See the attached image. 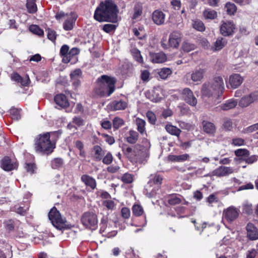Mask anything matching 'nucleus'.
Returning <instances> with one entry per match:
<instances>
[{"mask_svg": "<svg viewBox=\"0 0 258 258\" xmlns=\"http://www.w3.org/2000/svg\"><path fill=\"white\" fill-rule=\"evenodd\" d=\"M172 71L170 69L167 68H163L160 70L158 75L160 78L163 80L166 79L169 76L171 75Z\"/></svg>", "mask_w": 258, "mask_h": 258, "instance_id": "obj_39", "label": "nucleus"}, {"mask_svg": "<svg viewBox=\"0 0 258 258\" xmlns=\"http://www.w3.org/2000/svg\"><path fill=\"white\" fill-rule=\"evenodd\" d=\"M77 17L74 13H71L70 16L65 20L63 24V28L66 31H70L74 28Z\"/></svg>", "mask_w": 258, "mask_h": 258, "instance_id": "obj_23", "label": "nucleus"}, {"mask_svg": "<svg viewBox=\"0 0 258 258\" xmlns=\"http://www.w3.org/2000/svg\"><path fill=\"white\" fill-rule=\"evenodd\" d=\"M146 96L153 102H159L162 99V97L155 92H153L152 94L147 93Z\"/></svg>", "mask_w": 258, "mask_h": 258, "instance_id": "obj_48", "label": "nucleus"}, {"mask_svg": "<svg viewBox=\"0 0 258 258\" xmlns=\"http://www.w3.org/2000/svg\"><path fill=\"white\" fill-rule=\"evenodd\" d=\"M121 216L125 219H128L130 217V210L128 208L123 207L121 210Z\"/></svg>", "mask_w": 258, "mask_h": 258, "instance_id": "obj_64", "label": "nucleus"}, {"mask_svg": "<svg viewBox=\"0 0 258 258\" xmlns=\"http://www.w3.org/2000/svg\"><path fill=\"white\" fill-rule=\"evenodd\" d=\"M165 128L167 132L169 134L176 137H179L181 132V131L179 128L171 124H166Z\"/></svg>", "mask_w": 258, "mask_h": 258, "instance_id": "obj_34", "label": "nucleus"}, {"mask_svg": "<svg viewBox=\"0 0 258 258\" xmlns=\"http://www.w3.org/2000/svg\"><path fill=\"white\" fill-rule=\"evenodd\" d=\"M224 90L223 80L221 77H216L210 82L205 83L201 89L202 95L208 97H213L217 100V103L220 101V96Z\"/></svg>", "mask_w": 258, "mask_h": 258, "instance_id": "obj_3", "label": "nucleus"}, {"mask_svg": "<svg viewBox=\"0 0 258 258\" xmlns=\"http://www.w3.org/2000/svg\"><path fill=\"white\" fill-rule=\"evenodd\" d=\"M242 212L247 215H251L253 213L252 205L247 202H245L242 205Z\"/></svg>", "mask_w": 258, "mask_h": 258, "instance_id": "obj_44", "label": "nucleus"}, {"mask_svg": "<svg viewBox=\"0 0 258 258\" xmlns=\"http://www.w3.org/2000/svg\"><path fill=\"white\" fill-rule=\"evenodd\" d=\"M56 105L61 108H66L69 106V102L66 96L63 94L56 95L54 98Z\"/></svg>", "mask_w": 258, "mask_h": 258, "instance_id": "obj_22", "label": "nucleus"}, {"mask_svg": "<svg viewBox=\"0 0 258 258\" xmlns=\"http://www.w3.org/2000/svg\"><path fill=\"white\" fill-rule=\"evenodd\" d=\"M239 212V210L238 209L231 206L224 211L223 215L228 222H231L238 217Z\"/></svg>", "mask_w": 258, "mask_h": 258, "instance_id": "obj_16", "label": "nucleus"}, {"mask_svg": "<svg viewBox=\"0 0 258 258\" xmlns=\"http://www.w3.org/2000/svg\"><path fill=\"white\" fill-rule=\"evenodd\" d=\"M193 27L199 31H204L205 27L204 23L200 20L195 21L193 24Z\"/></svg>", "mask_w": 258, "mask_h": 258, "instance_id": "obj_51", "label": "nucleus"}, {"mask_svg": "<svg viewBox=\"0 0 258 258\" xmlns=\"http://www.w3.org/2000/svg\"><path fill=\"white\" fill-rule=\"evenodd\" d=\"M196 47L195 44L188 41L183 42L182 45V49L184 52H188L194 50Z\"/></svg>", "mask_w": 258, "mask_h": 258, "instance_id": "obj_43", "label": "nucleus"}, {"mask_svg": "<svg viewBox=\"0 0 258 258\" xmlns=\"http://www.w3.org/2000/svg\"><path fill=\"white\" fill-rule=\"evenodd\" d=\"M224 128L227 131H230L232 128V122L230 119H226L223 124Z\"/></svg>", "mask_w": 258, "mask_h": 258, "instance_id": "obj_59", "label": "nucleus"}, {"mask_svg": "<svg viewBox=\"0 0 258 258\" xmlns=\"http://www.w3.org/2000/svg\"><path fill=\"white\" fill-rule=\"evenodd\" d=\"M237 100L234 99H230L225 101L224 103L222 104L217 107L220 110L227 111L235 108L237 105Z\"/></svg>", "mask_w": 258, "mask_h": 258, "instance_id": "obj_26", "label": "nucleus"}, {"mask_svg": "<svg viewBox=\"0 0 258 258\" xmlns=\"http://www.w3.org/2000/svg\"><path fill=\"white\" fill-rule=\"evenodd\" d=\"M225 9L227 13L231 16L234 15L237 10V7L235 5L230 2L226 4Z\"/></svg>", "mask_w": 258, "mask_h": 258, "instance_id": "obj_40", "label": "nucleus"}, {"mask_svg": "<svg viewBox=\"0 0 258 258\" xmlns=\"http://www.w3.org/2000/svg\"><path fill=\"white\" fill-rule=\"evenodd\" d=\"M62 133V131L59 130L57 131L47 132L43 135H39L35 139V149L36 151L43 154H51L53 151L55 145L50 141V137L52 138L53 137H54L58 139Z\"/></svg>", "mask_w": 258, "mask_h": 258, "instance_id": "obj_2", "label": "nucleus"}, {"mask_svg": "<svg viewBox=\"0 0 258 258\" xmlns=\"http://www.w3.org/2000/svg\"><path fill=\"white\" fill-rule=\"evenodd\" d=\"M81 222L86 228L92 230L98 227V219L96 214L92 212H85L81 217Z\"/></svg>", "mask_w": 258, "mask_h": 258, "instance_id": "obj_9", "label": "nucleus"}, {"mask_svg": "<svg viewBox=\"0 0 258 258\" xmlns=\"http://www.w3.org/2000/svg\"><path fill=\"white\" fill-rule=\"evenodd\" d=\"M150 142L146 140L144 145L137 144L132 148L129 147H124L122 151L127 156H135L136 159L140 163L145 164L147 159L149 156Z\"/></svg>", "mask_w": 258, "mask_h": 258, "instance_id": "obj_4", "label": "nucleus"}, {"mask_svg": "<svg viewBox=\"0 0 258 258\" xmlns=\"http://www.w3.org/2000/svg\"><path fill=\"white\" fill-rule=\"evenodd\" d=\"M147 117L150 123L152 124H155L156 121V117L155 114L151 111H149L146 114Z\"/></svg>", "mask_w": 258, "mask_h": 258, "instance_id": "obj_55", "label": "nucleus"}, {"mask_svg": "<svg viewBox=\"0 0 258 258\" xmlns=\"http://www.w3.org/2000/svg\"><path fill=\"white\" fill-rule=\"evenodd\" d=\"M131 52L134 59L140 63H143V58L141 54L140 51L136 47L131 49Z\"/></svg>", "mask_w": 258, "mask_h": 258, "instance_id": "obj_37", "label": "nucleus"}, {"mask_svg": "<svg viewBox=\"0 0 258 258\" xmlns=\"http://www.w3.org/2000/svg\"><path fill=\"white\" fill-rule=\"evenodd\" d=\"M227 40L225 38L221 37H218L214 42L212 49L214 51H219L221 50L226 44Z\"/></svg>", "mask_w": 258, "mask_h": 258, "instance_id": "obj_30", "label": "nucleus"}, {"mask_svg": "<svg viewBox=\"0 0 258 258\" xmlns=\"http://www.w3.org/2000/svg\"><path fill=\"white\" fill-rule=\"evenodd\" d=\"M136 125L137 126V130L142 135L147 136L146 131L145 130L146 122L144 120L140 118H137L136 120Z\"/></svg>", "mask_w": 258, "mask_h": 258, "instance_id": "obj_36", "label": "nucleus"}, {"mask_svg": "<svg viewBox=\"0 0 258 258\" xmlns=\"http://www.w3.org/2000/svg\"><path fill=\"white\" fill-rule=\"evenodd\" d=\"M11 117L13 120H18L21 118L20 110L15 108H12L10 110Z\"/></svg>", "mask_w": 258, "mask_h": 258, "instance_id": "obj_49", "label": "nucleus"}, {"mask_svg": "<svg viewBox=\"0 0 258 258\" xmlns=\"http://www.w3.org/2000/svg\"><path fill=\"white\" fill-rule=\"evenodd\" d=\"M247 237L250 240L258 239V229L252 223H248L246 227Z\"/></svg>", "mask_w": 258, "mask_h": 258, "instance_id": "obj_20", "label": "nucleus"}, {"mask_svg": "<svg viewBox=\"0 0 258 258\" xmlns=\"http://www.w3.org/2000/svg\"><path fill=\"white\" fill-rule=\"evenodd\" d=\"M29 30L33 34L38 36H42L44 34L43 30L41 29L39 26L35 25H32L29 27Z\"/></svg>", "mask_w": 258, "mask_h": 258, "instance_id": "obj_45", "label": "nucleus"}, {"mask_svg": "<svg viewBox=\"0 0 258 258\" xmlns=\"http://www.w3.org/2000/svg\"><path fill=\"white\" fill-rule=\"evenodd\" d=\"M233 172V169L230 167L221 166L213 171V175L218 177L227 176Z\"/></svg>", "mask_w": 258, "mask_h": 258, "instance_id": "obj_21", "label": "nucleus"}, {"mask_svg": "<svg viewBox=\"0 0 258 258\" xmlns=\"http://www.w3.org/2000/svg\"><path fill=\"white\" fill-rule=\"evenodd\" d=\"M80 53V50L77 47L72 48L69 52L66 58L62 57V61L64 63L70 62L74 64L78 61V54Z\"/></svg>", "mask_w": 258, "mask_h": 258, "instance_id": "obj_17", "label": "nucleus"}, {"mask_svg": "<svg viewBox=\"0 0 258 258\" xmlns=\"http://www.w3.org/2000/svg\"><path fill=\"white\" fill-rule=\"evenodd\" d=\"M165 15L160 10H155L152 14V20L155 24L160 25L164 23Z\"/></svg>", "mask_w": 258, "mask_h": 258, "instance_id": "obj_24", "label": "nucleus"}, {"mask_svg": "<svg viewBox=\"0 0 258 258\" xmlns=\"http://www.w3.org/2000/svg\"><path fill=\"white\" fill-rule=\"evenodd\" d=\"M116 26L112 24H106L103 26V30L106 33H110L116 29Z\"/></svg>", "mask_w": 258, "mask_h": 258, "instance_id": "obj_57", "label": "nucleus"}, {"mask_svg": "<svg viewBox=\"0 0 258 258\" xmlns=\"http://www.w3.org/2000/svg\"><path fill=\"white\" fill-rule=\"evenodd\" d=\"M69 52V47L68 45L64 44L61 47L60 49V54L61 56H62V57H65V58H66Z\"/></svg>", "mask_w": 258, "mask_h": 258, "instance_id": "obj_60", "label": "nucleus"}, {"mask_svg": "<svg viewBox=\"0 0 258 258\" xmlns=\"http://www.w3.org/2000/svg\"><path fill=\"white\" fill-rule=\"evenodd\" d=\"M81 181L84 182L86 186L90 187L92 189L96 188V182L95 179L88 175H83L81 176Z\"/></svg>", "mask_w": 258, "mask_h": 258, "instance_id": "obj_28", "label": "nucleus"}, {"mask_svg": "<svg viewBox=\"0 0 258 258\" xmlns=\"http://www.w3.org/2000/svg\"><path fill=\"white\" fill-rule=\"evenodd\" d=\"M235 155L237 157H246L249 155V152L246 149H238L235 151Z\"/></svg>", "mask_w": 258, "mask_h": 258, "instance_id": "obj_50", "label": "nucleus"}, {"mask_svg": "<svg viewBox=\"0 0 258 258\" xmlns=\"http://www.w3.org/2000/svg\"><path fill=\"white\" fill-rule=\"evenodd\" d=\"M63 164V160L61 158H55L51 161V167L54 169H58L61 168Z\"/></svg>", "mask_w": 258, "mask_h": 258, "instance_id": "obj_38", "label": "nucleus"}, {"mask_svg": "<svg viewBox=\"0 0 258 258\" xmlns=\"http://www.w3.org/2000/svg\"><path fill=\"white\" fill-rule=\"evenodd\" d=\"M107 216H103L101 220L100 224V232L103 234V235L106 236L108 237H113L116 235L117 231L115 230H111L110 227V225H109V226L107 225Z\"/></svg>", "mask_w": 258, "mask_h": 258, "instance_id": "obj_10", "label": "nucleus"}, {"mask_svg": "<svg viewBox=\"0 0 258 258\" xmlns=\"http://www.w3.org/2000/svg\"><path fill=\"white\" fill-rule=\"evenodd\" d=\"M102 205L105 207L108 210H112L114 207V202L112 200H107L103 201Z\"/></svg>", "mask_w": 258, "mask_h": 258, "instance_id": "obj_56", "label": "nucleus"}, {"mask_svg": "<svg viewBox=\"0 0 258 258\" xmlns=\"http://www.w3.org/2000/svg\"><path fill=\"white\" fill-rule=\"evenodd\" d=\"M166 56L163 52L155 53L151 54V59L153 63H162L166 60Z\"/></svg>", "mask_w": 258, "mask_h": 258, "instance_id": "obj_29", "label": "nucleus"}, {"mask_svg": "<svg viewBox=\"0 0 258 258\" xmlns=\"http://www.w3.org/2000/svg\"><path fill=\"white\" fill-rule=\"evenodd\" d=\"M184 100L191 106H195L197 104V99L194 96L192 91L188 88L182 90L181 93Z\"/></svg>", "mask_w": 258, "mask_h": 258, "instance_id": "obj_15", "label": "nucleus"}, {"mask_svg": "<svg viewBox=\"0 0 258 258\" xmlns=\"http://www.w3.org/2000/svg\"><path fill=\"white\" fill-rule=\"evenodd\" d=\"M1 167L5 171H9L15 169L18 167L16 162L11 160L10 157L6 156L3 158L1 161Z\"/></svg>", "mask_w": 258, "mask_h": 258, "instance_id": "obj_18", "label": "nucleus"}, {"mask_svg": "<svg viewBox=\"0 0 258 258\" xmlns=\"http://www.w3.org/2000/svg\"><path fill=\"white\" fill-rule=\"evenodd\" d=\"M106 150L98 145H94L91 149V156L93 160L100 161L103 159Z\"/></svg>", "mask_w": 258, "mask_h": 258, "instance_id": "obj_12", "label": "nucleus"}, {"mask_svg": "<svg viewBox=\"0 0 258 258\" xmlns=\"http://www.w3.org/2000/svg\"><path fill=\"white\" fill-rule=\"evenodd\" d=\"M48 216L52 225L57 229L63 231L71 228L69 225L66 224V219L62 218L59 211L57 210L55 207L51 209L48 213Z\"/></svg>", "mask_w": 258, "mask_h": 258, "instance_id": "obj_7", "label": "nucleus"}, {"mask_svg": "<svg viewBox=\"0 0 258 258\" xmlns=\"http://www.w3.org/2000/svg\"><path fill=\"white\" fill-rule=\"evenodd\" d=\"M101 160H102V162L105 165L110 164L113 161V156L111 152L106 151Z\"/></svg>", "mask_w": 258, "mask_h": 258, "instance_id": "obj_47", "label": "nucleus"}, {"mask_svg": "<svg viewBox=\"0 0 258 258\" xmlns=\"http://www.w3.org/2000/svg\"><path fill=\"white\" fill-rule=\"evenodd\" d=\"M235 26L233 22H224L220 27V32L223 36H229L233 34Z\"/></svg>", "mask_w": 258, "mask_h": 258, "instance_id": "obj_13", "label": "nucleus"}, {"mask_svg": "<svg viewBox=\"0 0 258 258\" xmlns=\"http://www.w3.org/2000/svg\"><path fill=\"white\" fill-rule=\"evenodd\" d=\"M143 13V6L141 3H136L134 7V13L132 19L136 20L139 18Z\"/></svg>", "mask_w": 258, "mask_h": 258, "instance_id": "obj_33", "label": "nucleus"}, {"mask_svg": "<svg viewBox=\"0 0 258 258\" xmlns=\"http://www.w3.org/2000/svg\"><path fill=\"white\" fill-rule=\"evenodd\" d=\"M189 157V155L187 154H184L179 155H169L168 159L172 162H183L187 160Z\"/></svg>", "mask_w": 258, "mask_h": 258, "instance_id": "obj_35", "label": "nucleus"}, {"mask_svg": "<svg viewBox=\"0 0 258 258\" xmlns=\"http://www.w3.org/2000/svg\"><path fill=\"white\" fill-rule=\"evenodd\" d=\"M138 138V133L133 130L130 131L125 138L126 142L132 144L136 143Z\"/></svg>", "mask_w": 258, "mask_h": 258, "instance_id": "obj_31", "label": "nucleus"}, {"mask_svg": "<svg viewBox=\"0 0 258 258\" xmlns=\"http://www.w3.org/2000/svg\"><path fill=\"white\" fill-rule=\"evenodd\" d=\"M180 202V199L177 197L176 196L171 197L168 199V203L171 205H175L176 204H178Z\"/></svg>", "mask_w": 258, "mask_h": 258, "instance_id": "obj_61", "label": "nucleus"}, {"mask_svg": "<svg viewBox=\"0 0 258 258\" xmlns=\"http://www.w3.org/2000/svg\"><path fill=\"white\" fill-rule=\"evenodd\" d=\"M162 180L163 177L159 173L151 175L150 180L145 186L144 195L150 198L155 197L158 194Z\"/></svg>", "mask_w": 258, "mask_h": 258, "instance_id": "obj_6", "label": "nucleus"}, {"mask_svg": "<svg viewBox=\"0 0 258 258\" xmlns=\"http://www.w3.org/2000/svg\"><path fill=\"white\" fill-rule=\"evenodd\" d=\"M26 7L28 13L34 14L37 11V6L34 0H27Z\"/></svg>", "mask_w": 258, "mask_h": 258, "instance_id": "obj_42", "label": "nucleus"}, {"mask_svg": "<svg viewBox=\"0 0 258 258\" xmlns=\"http://www.w3.org/2000/svg\"><path fill=\"white\" fill-rule=\"evenodd\" d=\"M245 141L241 138H234L232 140V144L235 146H241L244 144Z\"/></svg>", "mask_w": 258, "mask_h": 258, "instance_id": "obj_63", "label": "nucleus"}, {"mask_svg": "<svg viewBox=\"0 0 258 258\" xmlns=\"http://www.w3.org/2000/svg\"><path fill=\"white\" fill-rule=\"evenodd\" d=\"M124 123V121L122 119L115 117L113 120V126L115 129H118L121 127Z\"/></svg>", "mask_w": 258, "mask_h": 258, "instance_id": "obj_52", "label": "nucleus"}, {"mask_svg": "<svg viewBox=\"0 0 258 258\" xmlns=\"http://www.w3.org/2000/svg\"><path fill=\"white\" fill-rule=\"evenodd\" d=\"M205 71L203 69H199L194 71L188 76L195 82H201L204 77Z\"/></svg>", "mask_w": 258, "mask_h": 258, "instance_id": "obj_27", "label": "nucleus"}, {"mask_svg": "<svg viewBox=\"0 0 258 258\" xmlns=\"http://www.w3.org/2000/svg\"><path fill=\"white\" fill-rule=\"evenodd\" d=\"M46 31L47 34V38L52 42H55L56 37V34L54 30L48 28Z\"/></svg>", "mask_w": 258, "mask_h": 258, "instance_id": "obj_54", "label": "nucleus"}, {"mask_svg": "<svg viewBox=\"0 0 258 258\" xmlns=\"http://www.w3.org/2000/svg\"><path fill=\"white\" fill-rule=\"evenodd\" d=\"M118 12L117 7L112 0H105L96 9L94 18L99 22L115 23L117 21Z\"/></svg>", "mask_w": 258, "mask_h": 258, "instance_id": "obj_1", "label": "nucleus"}, {"mask_svg": "<svg viewBox=\"0 0 258 258\" xmlns=\"http://www.w3.org/2000/svg\"><path fill=\"white\" fill-rule=\"evenodd\" d=\"M258 101V91L254 92L248 95L243 96L239 102L241 107L248 106L250 104Z\"/></svg>", "mask_w": 258, "mask_h": 258, "instance_id": "obj_14", "label": "nucleus"}, {"mask_svg": "<svg viewBox=\"0 0 258 258\" xmlns=\"http://www.w3.org/2000/svg\"><path fill=\"white\" fill-rule=\"evenodd\" d=\"M182 34L178 31H174L169 36L168 40L163 38L161 41V45L164 49L171 48H176L178 47L181 41Z\"/></svg>", "mask_w": 258, "mask_h": 258, "instance_id": "obj_8", "label": "nucleus"}, {"mask_svg": "<svg viewBox=\"0 0 258 258\" xmlns=\"http://www.w3.org/2000/svg\"><path fill=\"white\" fill-rule=\"evenodd\" d=\"M30 82V80L29 76L28 75H26L24 77H21V80H20L18 83H19L21 86H27L29 85Z\"/></svg>", "mask_w": 258, "mask_h": 258, "instance_id": "obj_62", "label": "nucleus"}, {"mask_svg": "<svg viewBox=\"0 0 258 258\" xmlns=\"http://www.w3.org/2000/svg\"><path fill=\"white\" fill-rule=\"evenodd\" d=\"M203 131L210 136H214L216 131V127L214 123L204 120L202 122Z\"/></svg>", "mask_w": 258, "mask_h": 258, "instance_id": "obj_19", "label": "nucleus"}, {"mask_svg": "<svg viewBox=\"0 0 258 258\" xmlns=\"http://www.w3.org/2000/svg\"><path fill=\"white\" fill-rule=\"evenodd\" d=\"M115 83L114 78L102 75L97 79V86L94 89V92L100 97L109 96L114 91Z\"/></svg>", "mask_w": 258, "mask_h": 258, "instance_id": "obj_5", "label": "nucleus"}, {"mask_svg": "<svg viewBox=\"0 0 258 258\" xmlns=\"http://www.w3.org/2000/svg\"><path fill=\"white\" fill-rule=\"evenodd\" d=\"M111 106L115 110H123L126 108L127 103L125 101L120 99L112 101Z\"/></svg>", "mask_w": 258, "mask_h": 258, "instance_id": "obj_32", "label": "nucleus"}, {"mask_svg": "<svg viewBox=\"0 0 258 258\" xmlns=\"http://www.w3.org/2000/svg\"><path fill=\"white\" fill-rule=\"evenodd\" d=\"M133 213L136 216H140L143 214L144 210L142 207L139 205H135L132 208Z\"/></svg>", "mask_w": 258, "mask_h": 258, "instance_id": "obj_46", "label": "nucleus"}, {"mask_svg": "<svg viewBox=\"0 0 258 258\" xmlns=\"http://www.w3.org/2000/svg\"><path fill=\"white\" fill-rule=\"evenodd\" d=\"M71 82L75 88L79 87L83 79V73L80 69H76L72 71L70 74Z\"/></svg>", "mask_w": 258, "mask_h": 258, "instance_id": "obj_11", "label": "nucleus"}, {"mask_svg": "<svg viewBox=\"0 0 258 258\" xmlns=\"http://www.w3.org/2000/svg\"><path fill=\"white\" fill-rule=\"evenodd\" d=\"M206 202L208 203L209 206H213V204L217 203L218 202V199L215 194H212L207 198Z\"/></svg>", "mask_w": 258, "mask_h": 258, "instance_id": "obj_53", "label": "nucleus"}, {"mask_svg": "<svg viewBox=\"0 0 258 258\" xmlns=\"http://www.w3.org/2000/svg\"><path fill=\"white\" fill-rule=\"evenodd\" d=\"M122 181L126 183H131L133 181V177L131 174L126 173L121 177Z\"/></svg>", "mask_w": 258, "mask_h": 258, "instance_id": "obj_58", "label": "nucleus"}, {"mask_svg": "<svg viewBox=\"0 0 258 258\" xmlns=\"http://www.w3.org/2000/svg\"><path fill=\"white\" fill-rule=\"evenodd\" d=\"M243 78L239 74H233L230 76L229 84L231 87L235 89L238 87L242 83Z\"/></svg>", "mask_w": 258, "mask_h": 258, "instance_id": "obj_25", "label": "nucleus"}, {"mask_svg": "<svg viewBox=\"0 0 258 258\" xmlns=\"http://www.w3.org/2000/svg\"><path fill=\"white\" fill-rule=\"evenodd\" d=\"M203 15L207 19L213 20L217 17V13L215 10L208 9L204 11Z\"/></svg>", "mask_w": 258, "mask_h": 258, "instance_id": "obj_41", "label": "nucleus"}]
</instances>
